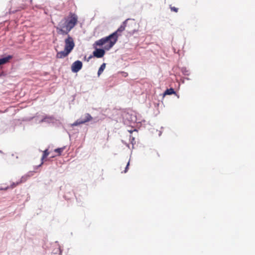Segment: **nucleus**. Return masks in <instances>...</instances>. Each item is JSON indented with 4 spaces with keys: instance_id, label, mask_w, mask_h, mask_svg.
Segmentation results:
<instances>
[{
    "instance_id": "obj_1",
    "label": "nucleus",
    "mask_w": 255,
    "mask_h": 255,
    "mask_svg": "<svg viewBox=\"0 0 255 255\" xmlns=\"http://www.w3.org/2000/svg\"><path fill=\"white\" fill-rule=\"evenodd\" d=\"M78 22V16L74 13L70 12L67 17H64L56 27L57 32L67 35Z\"/></svg>"
},
{
    "instance_id": "obj_2",
    "label": "nucleus",
    "mask_w": 255,
    "mask_h": 255,
    "mask_svg": "<svg viewBox=\"0 0 255 255\" xmlns=\"http://www.w3.org/2000/svg\"><path fill=\"white\" fill-rule=\"evenodd\" d=\"M118 38V35H117V32H114L108 36L96 41L94 45L99 46L104 45V49L109 50L117 42Z\"/></svg>"
},
{
    "instance_id": "obj_3",
    "label": "nucleus",
    "mask_w": 255,
    "mask_h": 255,
    "mask_svg": "<svg viewBox=\"0 0 255 255\" xmlns=\"http://www.w3.org/2000/svg\"><path fill=\"white\" fill-rule=\"evenodd\" d=\"M67 35V37L65 39L64 49L71 52L75 46V43L73 38L69 35Z\"/></svg>"
},
{
    "instance_id": "obj_4",
    "label": "nucleus",
    "mask_w": 255,
    "mask_h": 255,
    "mask_svg": "<svg viewBox=\"0 0 255 255\" xmlns=\"http://www.w3.org/2000/svg\"><path fill=\"white\" fill-rule=\"evenodd\" d=\"M82 62L79 60L75 61L71 65V70L74 73H77L82 68Z\"/></svg>"
},
{
    "instance_id": "obj_5",
    "label": "nucleus",
    "mask_w": 255,
    "mask_h": 255,
    "mask_svg": "<svg viewBox=\"0 0 255 255\" xmlns=\"http://www.w3.org/2000/svg\"><path fill=\"white\" fill-rule=\"evenodd\" d=\"M93 118L89 114H86L85 115V119L83 120H77L73 124V126H77L78 125L85 124L92 120Z\"/></svg>"
},
{
    "instance_id": "obj_6",
    "label": "nucleus",
    "mask_w": 255,
    "mask_h": 255,
    "mask_svg": "<svg viewBox=\"0 0 255 255\" xmlns=\"http://www.w3.org/2000/svg\"><path fill=\"white\" fill-rule=\"evenodd\" d=\"M105 52L104 49L96 48L93 52V55L97 58H102L105 55Z\"/></svg>"
},
{
    "instance_id": "obj_7",
    "label": "nucleus",
    "mask_w": 255,
    "mask_h": 255,
    "mask_svg": "<svg viewBox=\"0 0 255 255\" xmlns=\"http://www.w3.org/2000/svg\"><path fill=\"white\" fill-rule=\"evenodd\" d=\"M70 52L68 51L65 50V49L63 51H61L60 52H58L56 54V58L59 59L63 58L66 56H67Z\"/></svg>"
},
{
    "instance_id": "obj_8",
    "label": "nucleus",
    "mask_w": 255,
    "mask_h": 255,
    "mask_svg": "<svg viewBox=\"0 0 255 255\" xmlns=\"http://www.w3.org/2000/svg\"><path fill=\"white\" fill-rule=\"evenodd\" d=\"M128 20V19H127L126 20H125L123 22V23L120 26V27L117 29V30L115 32H117V35L119 36V35L118 34V32H122L125 30Z\"/></svg>"
},
{
    "instance_id": "obj_9",
    "label": "nucleus",
    "mask_w": 255,
    "mask_h": 255,
    "mask_svg": "<svg viewBox=\"0 0 255 255\" xmlns=\"http://www.w3.org/2000/svg\"><path fill=\"white\" fill-rule=\"evenodd\" d=\"M12 56L8 55L5 57L0 59V65L6 63L9 61V60L12 59Z\"/></svg>"
},
{
    "instance_id": "obj_10",
    "label": "nucleus",
    "mask_w": 255,
    "mask_h": 255,
    "mask_svg": "<svg viewBox=\"0 0 255 255\" xmlns=\"http://www.w3.org/2000/svg\"><path fill=\"white\" fill-rule=\"evenodd\" d=\"M28 179V176L26 175H24L21 177V179L19 181L16 182V185H18L19 184L25 182Z\"/></svg>"
},
{
    "instance_id": "obj_11",
    "label": "nucleus",
    "mask_w": 255,
    "mask_h": 255,
    "mask_svg": "<svg viewBox=\"0 0 255 255\" xmlns=\"http://www.w3.org/2000/svg\"><path fill=\"white\" fill-rule=\"evenodd\" d=\"M175 93V91L173 88L168 89L164 93V95H169Z\"/></svg>"
},
{
    "instance_id": "obj_12",
    "label": "nucleus",
    "mask_w": 255,
    "mask_h": 255,
    "mask_svg": "<svg viewBox=\"0 0 255 255\" xmlns=\"http://www.w3.org/2000/svg\"><path fill=\"white\" fill-rule=\"evenodd\" d=\"M105 68H106V64L103 63L101 65L100 67L99 68L98 72V75L99 76L102 73V72H103V71L104 70Z\"/></svg>"
},
{
    "instance_id": "obj_13",
    "label": "nucleus",
    "mask_w": 255,
    "mask_h": 255,
    "mask_svg": "<svg viewBox=\"0 0 255 255\" xmlns=\"http://www.w3.org/2000/svg\"><path fill=\"white\" fill-rule=\"evenodd\" d=\"M49 154V152L48 149H46L43 151V155L41 158V160H44L45 158L47 157V156Z\"/></svg>"
},
{
    "instance_id": "obj_14",
    "label": "nucleus",
    "mask_w": 255,
    "mask_h": 255,
    "mask_svg": "<svg viewBox=\"0 0 255 255\" xmlns=\"http://www.w3.org/2000/svg\"><path fill=\"white\" fill-rule=\"evenodd\" d=\"M64 150V148L62 147V148H56L54 150V151L56 153H58V155H61V153L63 152Z\"/></svg>"
},
{
    "instance_id": "obj_15",
    "label": "nucleus",
    "mask_w": 255,
    "mask_h": 255,
    "mask_svg": "<svg viewBox=\"0 0 255 255\" xmlns=\"http://www.w3.org/2000/svg\"><path fill=\"white\" fill-rule=\"evenodd\" d=\"M34 171H29L26 175L28 176V178L34 175Z\"/></svg>"
},
{
    "instance_id": "obj_16",
    "label": "nucleus",
    "mask_w": 255,
    "mask_h": 255,
    "mask_svg": "<svg viewBox=\"0 0 255 255\" xmlns=\"http://www.w3.org/2000/svg\"><path fill=\"white\" fill-rule=\"evenodd\" d=\"M170 8H171V10L172 11H174L175 12H177L178 11V8H176V7H174V6L173 7H171Z\"/></svg>"
},
{
    "instance_id": "obj_17",
    "label": "nucleus",
    "mask_w": 255,
    "mask_h": 255,
    "mask_svg": "<svg viewBox=\"0 0 255 255\" xmlns=\"http://www.w3.org/2000/svg\"><path fill=\"white\" fill-rule=\"evenodd\" d=\"M129 164V162L128 161V163H127V165H126V168H125V170L124 171V173H126L127 172L128 169V168Z\"/></svg>"
},
{
    "instance_id": "obj_18",
    "label": "nucleus",
    "mask_w": 255,
    "mask_h": 255,
    "mask_svg": "<svg viewBox=\"0 0 255 255\" xmlns=\"http://www.w3.org/2000/svg\"><path fill=\"white\" fill-rule=\"evenodd\" d=\"M16 182L13 183L11 185V188H14V187H16L17 186V185H16Z\"/></svg>"
},
{
    "instance_id": "obj_19",
    "label": "nucleus",
    "mask_w": 255,
    "mask_h": 255,
    "mask_svg": "<svg viewBox=\"0 0 255 255\" xmlns=\"http://www.w3.org/2000/svg\"><path fill=\"white\" fill-rule=\"evenodd\" d=\"M43 164V162H41V163L40 164V166Z\"/></svg>"
}]
</instances>
